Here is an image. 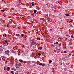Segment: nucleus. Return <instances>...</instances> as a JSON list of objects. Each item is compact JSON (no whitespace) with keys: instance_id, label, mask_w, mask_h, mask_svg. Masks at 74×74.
Here are the masks:
<instances>
[{"instance_id":"864d4df0","label":"nucleus","mask_w":74,"mask_h":74,"mask_svg":"<svg viewBox=\"0 0 74 74\" xmlns=\"http://www.w3.org/2000/svg\"><path fill=\"white\" fill-rule=\"evenodd\" d=\"M18 55H19V54H18Z\"/></svg>"},{"instance_id":"423d86ee","label":"nucleus","mask_w":74,"mask_h":74,"mask_svg":"<svg viewBox=\"0 0 74 74\" xmlns=\"http://www.w3.org/2000/svg\"><path fill=\"white\" fill-rule=\"evenodd\" d=\"M30 62H32L30 61H28L27 62V63L28 64H29H29H30Z\"/></svg>"},{"instance_id":"5701e85b","label":"nucleus","mask_w":74,"mask_h":74,"mask_svg":"<svg viewBox=\"0 0 74 74\" xmlns=\"http://www.w3.org/2000/svg\"><path fill=\"white\" fill-rule=\"evenodd\" d=\"M73 21V20H70L69 21V22H72Z\"/></svg>"},{"instance_id":"20e7f679","label":"nucleus","mask_w":74,"mask_h":74,"mask_svg":"<svg viewBox=\"0 0 74 74\" xmlns=\"http://www.w3.org/2000/svg\"><path fill=\"white\" fill-rule=\"evenodd\" d=\"M39 65L40 66H45V64H44V63L42 64L41 63H40Z\"/></svg>"},{"instance_id":"3c124183","label":"nucleus","mask_w":74,"mask_h":74,"mask_svg":"<svg viewBox=\"0 0 74 74\" xmlns=\"http://www.w3.org/2000/svg\"><path fill=\"white\" fill-rule=\"evenodd\" d=\"M8 38V37H7V38Z\"/></svg>"},{"instance_id":"603ef678","label":"nucleus","mask_w":74,"mask_h":74,"mask_svg":"<svg viewBox=\"0 0 74 74\" xmlns=\"http://www.w3.org/2000/svg\"><path fill=\"white\" fill-rule=\"evenodd\" d=\"M0 39H1V38H0Z\"/></svg>"},{"instance_id":"393cba45","label":"nucleus","mask_w":74,"mask_h":74,"mask_svg":"<svg viewBox=\"0 0 74 74\" xmlns=\"http://www.w3.org/2000/svg\"><path fill=\"white\" fill-rule=\"evenodd\" d=\"M73 35H71V37L72 38H73L74 37H73Z\"/></svg>"},{"instance_id":"2f4dec72","label":"nucleus","mask_w":74,"mask_h":74,"mask_svg":"<svg viewBox=\"0 0 74 74\" xmlns=\"http://www.w3.org/2000/svg\"><path fill=\"white\" fill-rule=\"evenodd\" d=\"M56 44H58V42H56Z\"/></svg>"},{"instance_id":"8fccbe9b","label":"nucleus","mask_w":74,"mask_h":74,"mask_svg":"<svg viewBox=\"0 0 74 74\" xmlns=\"http://www.w3.org/2000/svg\"><path fill=\"white\" fill-rule=\"evenodd\" d=\"M36 31H38V30L37 29V30H36Z\"/></svg>"},{"instance_id":"c9c22d12","label":"nucleus","mask_w":74,"mask_h":74,"mask_svg":"<svg viewBox=\"0 0 74 74\" xmlns=\"http://www.w3.org/2000/svg\"><path fill=\"white\" fill-rule=\"evenodd\" d=\"M67 38H66L65 39V41H66V40H67Z\"/></svg>"},{"instance_id":"bb28decb","label":"nucleus","mask_w":74,"mask_h":74,"mask_svg":"<svg viewBox=\"0 0 74 74\" xmlns=\"http://www.w3.org/2000/svg\"><path fill=\"white\" fill-rule=\"evenodd\" d=\"M7 35V34H5V37H6V35Z\"/></svg>"},{"instance_id":"a19ab883","label":"nucleus","mask_w":74,"mask_h":74,"mask_svg":"<svg viewBox=\"0 0 74 74\" xmlns=\"http://www.w3.org/2000/svg\"><path fill=\"white\" fill-rule=\"evenodd\" d=\"M1 58H0V61H1Z\"/></svg>"},{"instance_id":"a878e982","label":"nucleus","mask_w":74,"mask_h":74,"mask_svg":"<svg viewBox=\"0 0 74 74\" xmlns=\"http://www.w3.org/2000/svg\"><path fill=\"white\" fill-rule=\"evenodd\" d=\"M70 27H73V26L72 25V24H71L70 26Z\"/></svg>"},{"instance_id":"1a4fd4ad","label":"nucleus","mask_w":74,"mask_h":74,"mask_svg":"<svg viewBox=\"0 0 74 74\" xmlns=\"http://www.w3.org/2000/svg\"><path fill=\"white\" fill-rule=\"evenodd\" d=\"M57 49L58 50H60V46H58V47L57 48Z\"/></svg>"},{"instance_id":"f03ea898","label":"nucleus","mask_w":74,"mask_h":74,"mask_svg":"<svg viewBox=\"0 0 74 74\" xmlns=\"http://www.w3.org/2000/svg\"><path fill=\"white\" fill-rule=\"evenodd\" d=\"M15 67L16 68L19 69L20 67V65L19 64H17L16 66Z\"/></svg>"},{"instance_id":"72a5a7b5","label":"nucleus","mask_w":74,"mask_h":74,"mask_svg":"<svg viewBox=\"0 0 74 74\" xmlns=\"http://www.w3.org/2000/svg\"><path fill=\"white\" fill-rule=\"evenodd\" d=\"M7 27H9V25H7Z\"/></svg>"},{"instance_id":"6ab92c4d","label":"nucleus","mask_w":74,"mask_h":74,"mask_svg":"<svg viewBox=\"0 0 74 74\" xmlns=\"http://www.w3.org/2000/svg\"><path fill=\"white\" fill-rule=\"evenodd\" d=\"M3 58L5 59H7V57H6L3 56Z\"/></svg>"},{"instance_id":"9d476101","label":"nucleus","mask_w":74,"mask_h":74,"mask_svg":"<svg viewBox=\"0 0 74 74\" xmlns=\"http://www.w3.org/2000/svg\"><path fill=\"white\" fill-rule=\"evenodd\" d=\"M7 71H10V67H7Z\"/></svg>"},{"instance_id":"e433bc0d","label":"nucleus","mask_w":74,"mask_h":74,"mask_svg":"<svg viewBox=\"0 0 74 74\" xmlns=\"http://www.w3.org/2000/svg\"><path fill=\"white\" fill-rule=\"evenodd\" d=\"M18 37H19V38H21V37L19 36H18Z\"/></svg>"},{"instance_id":"f3484780","label":"nucleus","mask_w":74,"mask_h":74,"mask_svg":"<svg viewBox=\"0 0 74 74\" xmlns=\"http://www.w3.org/2000/svg\"><path fill=\"white\" fill-rule=\"evenodd\" d=\"M4 39H6V38H1V40H4Z\"/></svg>"},{"instance_id":"b1692460","label":"nucleus","mask_w":74,"mask_h":74,"mask_svg":"<svg viewBox=\"0 0 74 74\" xmlns=\"http://www.w3.org/2000/svg\"><path fill=\"white\" fill-rule=\"evenodd\" d=\"M7 62H8V61H5V64H7Z\"/></svg>"},{"instance_id":"473e14b6","label":"nucleus","mask_w":74,"mask_h":74,"mask_svg":"<svg viewBox=\"0 0 74 74\" xmlns=\"http://www.w3.org/2000/svg\"><path fill=\"white\" fill-rule=\"evenodd\" d=\"M36 34H38V32L37 31V32H36Z\"/></svg>"},{"instance_id":"a18cd8bd","label":"nucleus","mask_w":74,"mask_h":74,"mask_svg":"<svg viewBox=\"0 0 74 74\" xmlns=\"http://www.w3.org/2000/svg\"><path fill=\"white\" fill-rule=\"evenodd\" d=\"M22 18H23H23H24V17H22Z\"/></svg>"},{"instance_id":"37998d69","label":"nucleus","mask_w":74,"mask_h":74,"mask_svg":"<svg viewBox=\"0 0 74 74\" xmlns=\"http://www.w3.org/2000/svg\"><path fill=\"white\" fill-rule=\"evenodd\" d=\"M69 55H70V56L71 55V54H69Z\"/></svg>"},{"instance_id":"a211bd4d","label":"nucleus","mask_w":74,"mask_h":74,"mask_svg":"<svg viewBox=\"0 0 74 74\" xmlns=\"http://www.w3.org/2000/svg\"><path fill=\"white\" fill-rule=\"evenodd\" d=\"M19 61L21 63H22L23 62V61L22 60H19Z\"/></svg>"},{"instance_id":"f257e3e1","label":"nucleus","mask_w":74,"mask_h":74,"mask_svg":"<svg viewBox=\"0 0 74 74\" xmlns=\"http://www.w3.org/2000/svg\"><path fill=\"white\" fill-rule=\"evenodd\" d=\"M5 45H8V42L7 41H5V43L3 44V45L4 46H5Z\"/></svg>"},{"instance_id":"ddd939ff","label":"nucleus","mask_w":74,"mask_h":74,"mask_svg":"<svg viewBox=\"0 0 74 74\" xmlns=\"http://www.w3.org/2000/svg\"><path fill=\"white\" fill-rule=\"evenodd\" d=\"M32 45H34L35 44V42H32Z\"/></svg>"},{"instance_id":"2eb2a0df","label":"nucleus","mask_w":74,"mask_h":74,"mask_svg":"<svg viewBox=\"0 0 74 74\" xmlns=\"http://www.w3.org/2000/svg\"><path fill=\"white\" fill-rule=\"evenodd\" d=\"M24 36V34H21V37H23Z\"/></svg>"},{"instance_id":"de8ad7c7","label":"nucleus","mask_w":74,"mask_h":74,"mask_svg":"<svg viewBox=\"0 0 74 74\" xmlns=\"http://www.w3.org/2000/svg\"><path fill=\"white\" fill-rule=\"evenodd\" d=\"M54 44H56V43H54Z\"/></svg>"},{"instance_id":"4be33fe9","label":"nucleus","mask_w":74,"mask_h":74,"mask_svg":"<svg viewBox=\"0 0 74 74\" xmlns=\"http://www.w3.org/2000/svg\"><path fill=\"white\" fill-rule=\"evenodd\" d=\"M13 71H11L10 72L11 73H12V74H14V73H13Z\"/></svg>"},{"instance_id":"7ed1b4c3","label":"nucleus","mask_w":74,"mask_h":74,"mask_svg":"<svg viewBox=\"0 0 74 74\" xmlns=\"http://www.w3.org/2000/svg\"><path fill=\"white\" fill-rule=\"evenodd\" d=\"M3 52V48H1L0 49V53H2Z\"/></svg>"},{"instance_id":"c85d7f7f","label":"nucleus","mask_w":74,"mask_h":74,"mask_svg":"<svg viewBox=\"0 0 74 74\" xmlns=\"http://www.w3.org/2000/svg\"><path fill=\"white\" fill-rule=\"evenodd\" d=\"M38 55L39 56H40V55H41V54L40 53H39L38 54Z\"/></svg>"},{"instance_id":"4468645a","label":"nucleus","mask_w":74,"mask_h":74,"mask_svg":"<svg viewBox=\"0 0 74 74\" xmlns=\"http://www.w3.org/2000/svg\"><path fill=\"white\" fill-rule=\"evenodd\" d=\"M52 61L51 60H50L49 62V63L50 64V63H52Z\"/></svg>"},{"instance_id":"412c9836","label":"nucleus","mask_w":74,"mask_h":74,"mask_svg":"<svg viewBox=\"0 0 74 74\" xmlns=\"http://www.w3.org/2000/svg\"><path fill=\"white\" fill-rule=\"evenodd\" d=\"M11 70H15V68H12L11 69Z\"/></svg>"},{"instance_id":"7c9ffc66","label":"nucleus","mask_w":74,"mask_h":74,"mask_svg":"<svg viewBox=\"0 0 74 74\" xmlns=\"http://www.w3.org/2000/svg\"><path fill=\"white\" fill-rule=\"evenodd\" d=\"M6 67H7V66H5V67L4 68V70H5V68H6Z\"/></svg>"},{"instance_id":"ea45409f","label":"nucleus","mask_w":74,"mask_h":74,"mask_svg":"<svg viewBox=\"0 0 74 74\" xmlns=\"http://www.w3.org/2000/svg\"><path fill=\"white\" fill-rule=\"evenodd\" d=\"M52 69V70H54V68H53Z\"/></svg>"},{"instance_id":"49530a36","label":"nucleus","mask_w":74,"mask_h":74,"mask_svg":"<svg viewBox=\"0 0 74 74\" xmlns=\"http://www.w3.org/2000/svg\"><path fill=\"white\" fill-rule=\"evenodd\" d=\"M24 40H25V41H26V39H25Z\"/></svg>"},{"instance_id":"aec40b11","label":"nucleus","mask_w":74,"mask_h":74,"mask_svg":"<svg viewBox=\"0 0 74 74\" xmlns=\"http://www.w3.org/2000/svg\"><path fill=\"white\" fill-rule=\"evenodd\" d=\"M65 15H66V16H70V15H69V14H66Z\"/></svg>"},{"instance_id":"39448f33","label":"nucleus","mask_w":74,"mask_h":74,"mask_svg":"<svg viewBox=\"0 0 74 74\" xmlns=\"http://www.w3.org/2000/svg\"><path fill=\"white\" fill-rule=\"evenodd\" d=\"M10 53V51L9 50H7L5 51V53L6 54H8V53Z\"/></svg>"},{"instance_id":"c03bdc74","label":"nucleus","mask_w":74,"mask_h":74,"mask_svg":"<svg viewBox=\"0 0 74 74\" xmlns=\"http://www.w3.org/2000/svg\"><path fill=\"white\" fill-rule=\"evenodd\" d=\"M31 15H33V14H31Z\"/></svg>"},{"instance_id":"9b49d317","label":"nucleus","mask_w":74,"mask_h":74,"mask_svg":"<svg viewBox=\"0 0 74 74\" xmlns=\"http://www.w3.org/2000/svg\"><path fill=\"white\" fill-rule=\"evenodd\" d=\"M42 47H39L38 48V49H39L40 50H41L42 49Z\"/></svg>"},{"instance_id":"cd10ccee","label":"nucleus","mask_w":74,"mask_h":74,"mask_svg":"<svg viewBox=\"0 0 74 74\" xmlns=\"http://www.w3.org/2000/svg\"><path fill=\"white\" fill-rule=\"evenodd\" d=\"M10 36H11V35H8V38H9V37H10Z\"/></svg>"},{"instance_id":"dca6fc26","label":"nucleus","mask_w":74,"mask_h":74,"mask_svg":"<svg viewBox=\"0 0 74 74\" xmlns=\"http://www.w3.org/2000/svg\"><path fill=\"white\" fill-rule=\"evenodd\" d=\"M32 6H34V5H35V4H34V2H33L32 3Z\"/></svg>"},{"instance_id":"f8f14e48","label":"nucleus","mask_w":74,"mask_h":74,"mask_svg":"<svg viewBox=\"0 0 74 74\" xmlns=\"http://www.w3.org/2000/svg\"><path fill=\"white\" fill-rule=\"evenodd\" d=\"M40 38H36V40H40Z\"/></svg>"},{"instance_id":"c756f323","label":"nucleus","mask_w":74,"mask_h":74,"mask_svg":"<svg viewBox=\"0 0 74 74\" xmlns=\"http://www.w3.org/2000/svg\"><path fill=\"white\" fill-rule=\"evenodd\" d=\"M1 11H3V12H4V11L3 10H1Z\"/></svg>"},{"instance_id":"f704fd0d","label":"nucleus","mask_w":74,"mask_h":74,"mask_svg":"<svg viewBox=\"0 0 74 74\" xmlns=\"http://www.w3.org/2000/svg\"><path fill=\"white\" fill-rule=\"evenodd\" d=\"M64 53H66V51H64Z\"/></svg>"},{"instance_id":"6e6552de","label":"nucleus","mask_w":74,"mask_h":74,"mask_svg":"<svg viewBox=\"0 0 74 74\" xmlns=\"http://www.w3.org/2000/svg\"><path fill=\"white\" fill-rule=\"evenodd\" d=\"M33 11L34 13V14H36V12H37V10L34 9V10Z\"/></svg>"},{"instance_id":"79ce46f5","label":"nucleus","mask_w":74,"mask_h":74,"mask_svg":"<svg viewBox=\"0 0 74 74\" xmlns=\"http://www.w3.org/2000/svg\"><path fill=\"white\" fill-rule=\"evenodd\" d=\"M7 60H8V59H7V60H6V61H7Z\"/></svg>"},{"instance_id":"4c0bfd02","label":"nucleus","mask_w":74,"mask_h":74,"mask_svg":"<svg viewBox=\"0 0 74 74\" xmlns=\"http://www.w3.org/2000/svg\"><path fill=\"white\" fill-rule=\"evenodd\" d=\"M5 36V35H3V37H4Z\"/></svg>"},{"instance_id":"09e8293b","label":"nucleus","mask_w":74,"mask_h":74,"mask_svg":"<svg viewBox=\"0 0 74 74\" xmlns=\"http://www.w3.org/2000/svg\"><path fill=\"white\" fill-rule=\"evenodd\" d=\"M55 22H56V21H55Z\"/></svg>"},{"instance_id":"0eeeda50","label":"nucleus","mask_w":74,"mask_h":74,"mask_svg":"<svg viewBox=\"0 0 74 74\" xmlns=\"http://www.w3.org/2000/svg\"><path fill=\"white\" fill-rule=\"evenodd\" d=\"M34 54L33 53H32L31 55V57L32 58H34Z\"/></svg>"},{"instance_id":"58836bf2","label":"nucleus","mask_w":74,"mask_h":74,"mask_svg":"<svg viewBox=\"0 0 74 74\" xmlns=\"http://www.w3.org/2000/svg\"><path fill=\"white\" fill-rule=\"evenodd\" d=\"M24 38H26V37H24Z\"/></svg>"}]
</instances>
